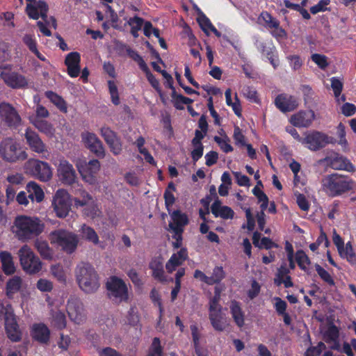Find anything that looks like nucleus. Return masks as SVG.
I'll return each instance as SVG.
<instances>
[{
  "label": "nucleus",
  "mask_w": 356,
  "mask_h": 356,
  "mask_svg": "<svg viewBox=\"0 0 356 356\" xmlns=\"http://www.w3.org/2000/svg\"><path fill=\"white\" fill-rule=\"evenodd\" d=\"M44 227V224L37 218L19 216L15 218L11 229L18 240L26 241L40 235Z\"/></svg>",
  "instance_id": "nucleus-1"
},
{
  "label": "nucleus",
  "mask_w": 356,
  "mask_h": 356,
  "mask_svg": "<svg viewBox=\"0 0 356 356\" xmlns=\"http://www.w3.org/2000/svg\"><path fill=\"white\" fill-rule=\"evenodd\" d=\"M322 190L330 197L341 195L354 188L355 182L351 179L333 173L325 176L321 181Z\"/></svg>",
  "instance_id": "nucleus-2"
},
{
  "label": "nucleus",
  "mask_w": 356,
  "mask_h": 356,
  "mask_svg": "<svg viewBox=\"0 0 356 356\" xmlns=\"http://www.w3.org/2000/svg\"><path fill=\"white\" fill-rule=\"evenodd\" d=\"M75 275L81 290L87 293H95L99 287V277L88 263L81 262L75 268Z\"/></svg>",
  "instance_id": "nucleus-3"
},
{
  "label": "nucleus",
  "mask_w": 356,
  "mask_h": 356,
  "mask_svg": "<svg viewBox=\"0 0 356 356\" xmlns=\"http://www.w3.org/2000/svg\"><path fill=\"white\" fill-rule=\"evenodd\" d=\"M17 255L22 270L27 274L35 275L42 270V261L28 245H22Z\"/></svg>",
  "instance_id": "nucleus-4"
},
{
  "label": "nucleus",
  "mask_w": 356,
  "mask_h": 356,
  "mask_svg": "<svg viewBox=\"0 0 356 356\" xmlns=\"http://www.w3.org/2000/svg\"><path fill=\"white\" fill-rule=\"evenodd\" d=\"M209 318L212 327L217 332H224L229 328L230 322L222 307L218 304V295L209 302Z\"/></svg>",
  "instance_id": "nucleus-5"
},
{
  "label": "nucleus",
  "mask_w": 356,
  "mask_h": 356,
  "mask_svg": "<svg viewBox=\"0 0 356 356\" xmlns=\"http://www.w3.org/2000/svg\"><path fill=\"white\" fill-rule=\"evenodd\" d=\"M50 241L67 254H72L76 250L79 241L76 234L64 229L52 232L50 234Z\"/></svg>",
  "instance_id": "nucleus-6"
},
{
  "label": "nucleus",
  "mask_w": 356,
  "mask_h": 356,
  "mask_svg": "<svg viewBox=\"0 0 356 356\" xmlns=\"http://www.w3.org/2000/svg\"><path fill=\"white\" fill-rule=\"evenodd\" d=\"M0 157L6 162L15 163L26 159L27 154L15 140L6 138L0 143Z\"/></svg>",
  "instance_id": "nucleus-7"
},
{
  "label": "nucleus",
  "mask_w": 356,
  "mask_h": 356,
  "mask_svg": "<svg viewBox=\"0 0 356 356\" xmlns=\"http://www.w3.org/2000/svg\"><path fill=\"white\" fill-rule=\"evenodd\" d=\"M302 144L312 151H318L328 144H335L337 140L323 132L318 131H306Z\"/></svg>",
  "instance_id": "nucleus-8"
},
{
  "label": "nucleus",
  "mask_w": 356,
  "mask_h": 356,
  "mask_svg": "<svg viewBox=\"0 0 356 356\" xmlns=\"http://www.w3.org/2000/svg\"><path fill=\"white\" fill-rule=\"evenodd\" d=\"M106 286L108 296L113 300L120 302L128 300V288L122 280L111 277L108 280Z\"/></svg>",
  "instance_id": "nucleus-9"
},
{
  "label": "nucleus",
  "mask_w": 356,
  "mask_h": 356,
  "mask_svg": "<svg viewBox=\"0 0 356 356\" xmlns=\"http://www.w3.org/2000/svg\"><path fill=\"white\" fill-rule=\"evenodd\" d=\"M0 120L10 128H17L22 124V119L17 109L5 101L0 102Z\"/></svg>",
  "instance_id": "nucleus-10"
},
{
  "label": "nucleus",
  "mask_w": 356,
  "mask_h": 356,
  "mask_svg": "<svg viewBox=\"0 0 356 356\" xmlns=\"http://www.w3.org/2000/svg\"><path fill=\"white\" fill-rule=\"evenodd\" d=\"M24 168L29 173L42 181H47L52 177V171L46 162L37 159H29L25 163Z\"/></svg>",
  "instance_id": "nucleus-11"
},
{
  "label": "nucleus",
  "mask_w": 356,
  "mask_h": 356,
  "mask_svg": "<svg viewBox=\"0 0 356 356\" xmlns=\"http://www.w3.org/2000/svg\"><path fill=\"white\" fill-rule=\"evenodd\" d=\"M76 167L82 179L89 184L97 183L96 175L100 170V163L97 159H92L88 162L79 161Z\"/></svg>",
  "instance_id": "nucleus-12"
},
{
  "label": "nucleus",
  "mask_w": 356,
  "mask_h": 356,
  "mask_svg": "<svg viewBox=\"0 0 356 356\" xmlns=\"http://www.w3.org/2000/svg\"><path fill=\"white\" fill-rule=\"evenodd\" d=\"M53 207L59 218L66 217L71 209L70 196L65 189H59L55 193L53 199Z\"/></svg>",
  "instance_id": "nucleus-13"
},
{
  "label": "nucleus",
  "mask_w": 356,
  "mask_h": 356,
  "mask_svg": "<svg viewBox=\"0 0 356 356\" xmlns=\"http://www.w3.org/2000/svg\"><path fill=\"white\" fill-rule=\"evenodd\" d=\"M321 161L335 170H346L351 172L355 171V168L350 161L346 157L339 154L326 156Z\"/></svg>",
  "instance_id": "nucleus-14"
},
{
  "label": "nucleus",
  "mask_w": 356,
  "mask_h": 356,
  "mask_svg": "<svg viewBox=\"0 0 356 356\" xmlns=\"http://www.w3.org/2000/svg\"><path fill=\"white\" fill-rule=\"evenodd\" d=\"M57 175L64 184L72 185L76 180V173L73 165L66 160L60 161Z\"/></svg>",
  "instance_id": "nucleus-15"
},
{
  "label": "nucleus",
  "mask_w": 356,
  "mask_h": 356,
  "mask_svg": "<svg viewBox=\"0 0 356 356\" xmlns=\"http://www.w3.org/2000/svg\"><path fill=\"white\" fill-rule=\"evenodd\" d=\"M81 139L84 145L99 157L105 156L103 144L97 136L88 131L81 134Z\"/></svg>",
  "instance_id": "nucleus-16"
},
{
  "label": "nucleus",
  "mask_w": 356,
  "mask_h": 356,
  "mask_svg": "<svg viewBox=\"0 0 356 356\" xmlns=\"http://www.w3.org/2000/svg\"><path fill=\"white\" fill-rule=\"evenodd\" d=\"M24 138L26 143L29 148L38 154L47 152L46 145L42 140L39 135L30 128H27L25 131Z\"/></svg>",
  "instance_id": "nucleus-17"
},
{
  "label": "nucleus",
  "mask_w": 356,
  "mask_h": 356,
  "mask_svg": "<svg viewBox=\"0 0 356 356\" xmlns=\"http://www.w3.org/2000/svg\"><path fill=\"white\" fill-rule=\"evenodd\" d=\"M170 218L172 222H170L169 227L175 234H177V237L180 239L184 226L188 223V216L181 211L176 210L170 213Z\"/></svg>",
  "instance_id": "nucleus-18"
},
{
  "label": "nucleus",
  "mask_w": 356,
  "mask_h": 356,
  "mask_svg": "<svg viewBox=\"0 0 356 356\" xmlns=\"http://www.w3.org/2000/svg\"><path fill=\"white\" fill-rule=\"evenodd\" d=\"M67 311L72 321L79 324L85 319V312L82 302L77 299H71L68 301Z\"/></svg>",
  "instance_id": "nucleus-19"
},
{
  "label": "nucleus",
  "mask_w": 356,
  "mask_h": 356,
  "mask_svg": "<svg viewBox=\"0 0 356 356\" xmlns=\"http://www.w3.org/2000/svg\"><path fill=\"white\" fill-rule=\"evenodd\" d=\"M315 118L313 111H300L290 118V122L296 127H309Z\"/></svg>",
  "instance_id": "nucleus-20"
},
{
  "label": "nucleus",
  "mask_w": 356,
  "mask_h": 356,
  "mask_svg": "<svg viewBox=\"0 0 356 356\" xmlns=\"http://www.w3.org/2000/svg\"><path fill=\"white\" fill-rule=\"evenodd\" d=\"M275 103L276 106L284 113L292 111L298 106L297 99L287 95H278L275 100Z\"/></svg>",
  "instance_id": "nucleus-21"
},
{
  "label": "nucleus",
  "mask_w": 356,
  "mask_h": 356,
  "mask_svg": "<svg viewBox=\"0 0 356 356\" xmlns=\"http://www.w3.org/2000/svg\"><path fill=\"white\" fill-rule=\"evenodd\" d=\"M65 63L67 67V73L71 77H76L80 73V55L77 52H71L65 58Z\"/></svg>",
  "instance_id": "nucleus-22"
},
{
  "label": "nucleus",
  "mask_w": 356,
  "mask_h": 356,
  "mask_svg": "<svg viewBox=\"0 0 356 356\" xmlns=\"http://www.w3.org/2000/svg\"><path fill=\"white\" fill-rule=\"evenodd\" d=\"M188 259L187 250L181 248L177 253L173 254L165 264V268L169 273L175 270L176 268L181 266Z\"/></svg>",
  "instance_id": "nucleus-23"
},
{
  "label": "nucleus",
  "mask_w": 356,
  "mask_h": 356,
  "mask_svg": "<svg viewBox=\"0 0 356 356\" xmlns=\"http://www.w3.org/2000/svg\"><path fill=\"white\" fill-rule=\"evenodd\" d=\"M212 213L216 217H220L223 219H232L234 211L227 206H222L219 200H216L211 207Z\"/></svg>",
  "instance_id": "nucleus-24"
},
{
  "label": "nucleus",
  "mask_w": 356,
  "mask_h": 356,
  "mask_svg": "<svg viewBox=\"0 0 356 356\" xmlns=\"http://www.w3.org/2000/svg\"><path fill=\"white\" fill-rule=\"evenodd\" d=\"M5 327L7 336L12 341H19L21 339V332L15 316H10L5 321Z\"/></svg>",
  "instance_id": "nucleus-25"
},
{
  "label": "nucleus",
  "mask_w": 356,
  "mask_h": 356,
  "mask_svg": "<svg viewBox=\"0 0 356 356\" xmlns=\"http://www.w3.org/2000/svg\"><path fill=\"white\" fill-rule=\"evenodd\" d=\"M50 331L43 323L33 325L32 330L33 337L42 343H47L49 341Z\"/></svg>",
  "instance_id": "nucleus-26"
},
{
  "label": "nucleus",
  "mask_w": 356,
  "mask_h": 356,
  "mask_svg": "<svg viewBox=\"0 0 356 356\" xmlns=\"http://www.w3.org/2000/svg\"><path fill=\"white\" fill-rule=\"evenodd\" d=\"M30 122L39 131L47 136L49 138L54 136L56 130L49 122L38 118H30Z\"/></svg>",
  "instance_id": "nucleus-27"
},
{
  "label": "nucleus",
  "mask_w": 356,
  "mask_h": 356,
  "mask_svg": "<svg viewBox=\"0 0 356 356\" xmlns=\"http://www.w3.org/2000/svg\"><path fill=\"white\" fill-rule=\"evenodd\" d=\"M0 260L2 264V268L6 275H10L15 273L16 268L11 254L7 251L0 252Z\"/></svg>",
  "instance_id": "nucleus-28"
},
{
  "label": "nucleus",
  "mask_w": 356,
  "mask_h": 356,
  "mask_svg": "<svg viewBox=\"0 0 356 356\" xmlns=\"http://www.w3.org/2000/svg\"><path fill=\"white\" fill-rule=\"evenodd\" d=\"M149 268L152 271V276L161 282L167 281L164 275L162 259L159 257L154 259L149 264Z\"/></svg>",
  "instance_id": "nucleus-29"
},
{
  "label": "nucleus",
  "mask_w": 356,
  "mask_h": 356,
  "mask_svg": "<svg viewBox=\"0 0 356 356\" xmlns=\"http://www.w3.org/2000/svg\"><path fill=\"white\" fill-rule=\"evenodd\" d=\"M26 190L29 193L28 197L32 201L36 200L40 202L43 200L44 194L40 186L34 181H30L26 185Z\"/></svg>",
  "instance_id": "nucleus-30"
},
{
  "label": "nucleus",
  "mask_w": 356,
  "mask_h": 356,
  "mask_svg": "<svg viewBox=\"0 0 356 356\" xmlns=\"http://www.w3.org/2000/svg\"><path fill=\"white\" fill-rule=\"evenodd\" d=\"M3 78L5 82L12 88H22L27 84L24 76L15 73L3 74Z\"/></svg>",
  "instance_id": "nucleus-31"
},
{
  "label": "nucleus",
  "mask_w": 356,
  "mask_h": 356,
  "mask_svg": "<svg viewBox=\"0 0 356 356\" xmlns=\"http://www.w3.org/2000/svg\"><path fill=\"white\" fill-rule=\"evenodd\" d=\"M230 311L235 323L242 327L245 323L244 314L237 302L232 301Z\"/></svg>",
  "instance_id": "nucleus-32"
},
{
  "label": "nucleus",
  "mask_w": 356,
  "mask_h": 356,
  "mask_svg": "<svg viewBox=\"0 0 356 356\" xmlns=\"http://www.w3.org/2000/svg\"><path fill=\"white\" fill-rule=\"evenodd\" d=\"M339 339V330L338 328L334 325H330L327 327V330L325 331L324 334V339L327 343H331V348L333 349H336L338 348V341Z\"/></svg>",
  "instance_id": "nucleus-33"
},
{
  "label": "nucleus",
  "mask_w": 356,
  "mask_h": 356,
  "mask_svg": "<svg viewBox=\"0 0 356 356\" xmlns=\"http://www.w3.org/2000/svg\"><path fill=\"white\" fill-rule=\"evenodd\" d=\"M35 247L43 259L48 260L52 259L54 252L49 246L47 242L37 240L35 243Z\"/></svg>",
  "instance_id": "nucleus-34"
},
{
  "label": "nucleus",
  "mask_w": 356,
  "mask_h": 356,
  "mask_svg": "<svg viewBox=\"0 0 356 356\" xmlns=\"http://www.w3.org/2000/svg\"><path fill=\"white\" fill-rule=\"evenodd\" d=\"M51 323L58 329L65 327L66 318L65 314L60 310H52Z\"/></svg>",
  "instance_id": "nucleus-35"
},
{
  "label": "nucleus",
  "mask_w": 356,
  "mask_h": 356,
  "mask_svg": "<svg viewBox=\"0 0 356 356\" xmlns=\"http://www.w3.org/2000/svg\"><path fill=\"white\" fill-rule=\"evenodd\" d=\"M80 232L83 238H85L95 245H97L99 243V237L92 227L87 226L86 225H83Z\"/></svg>",
  "instance_id": "nucleus-36"
},
{
  "label": "nucleus",
  "mask_w": 356,
  "mask_h": 356,
  "mask_svg": "<svg viewBox=\"0 0 356 356\" xmlns=\"http://www.w3.org/2000/svg\"><path fill=\"white\" fill-rule=\"evenodd\" d=\"M46 96L62 112L67 113V107L65 100L52 91L46 92Z\"/></svg>",
  "instance_id": "nucleus-37"
},
{
  "label": "nucleus",
  "mask_w": 356,
  "mask_h": 356,
  "mask_svg": "<svg viewBox=\"0 0 356 356\" xmlns=\"http://www.w3.org/2000/svg\"><path fill=\"white\" fill-rule=\"evenodd\" d=\"M22 284V279L19 276H13L6 283V291L8 296L19 291Z\"/></svg>",
  "instance_id": "nucleus-38"
},
{
  "label": "nucleus",
  "mask_w": 356,
  "mask_h": 356,
  "mask_svg": "<svg viewBox=\"0 0 356 356\" xmlns=\"http://www.w3.org/2000/svg\"><path fill=\"white\" fill-rule=\"evenodd\" d=\"M339 254L342 258L351 264H356V254L353 251V246L350 242L347 243L342 249L339 251Z\"/></svg>",
  "instance_id": "nucleus-39"
},
{
  "label": "nucleus",
  "mask_w": 356,
  "mask_h": 356,
  "mask_svg": "<svg viewBox=\"0 0 356 356\" xmlns=\"http://www.w3.org/2000/svg\"><path fill=\"white\" fill-rule=\"evenodd\" d=\"M259 20H263L265 23V26L268 29H273V27H277V24L280 23L275 18L267 12H263L259 17Z\"/></svg>",
  "instance_id": "nucleus-40"
},
{
  "label": "nucleus",
  "mask_w": 356,
  "mask_h": 356,
  "mask_svg": "<svg viewBox=\"0 0 356 356\" xmlns=\"http://www.w3.org/2000/svg\"><path fill=\"white\" fill-rule=\"evenodd\" d=\"M162 353L163 351L160 344V340L159 338L155 337L153 339L147 356H162Z\"/></svg>",
  "instance_id": "nucleus-41"
},
{
  "label": "nucleus",
  "mask_w": 356,
  "mask_h": 356,
  "mask_svg": "<svg viewBox=\"0 0 356 356\" xmlns=\"http://www.w3.org/2000/svg\"><path fill=\"white\" fill-rule=\"evenodd\" d=\"M330 81L331 88L333 90L334 97L337 99V102H339V96L341 95L343 89V83L339 79L336 77H332Z\"/></svg>",
  "instance_id": "nucleus-42"
},
{
  "label": "nucleus",
  "mask_w": 356,
  "mask_h": 356,
  "mask_svg": "<svg viewBox=\"0 0 356 356\" xmlns=\"http://www.w3.org/2000/svg\"><path fill=\"white\" fill-rule=\"evenodd\" d=\"M296 260L298 266L302 269L306 270L307 266L309 264V259L302 250L297 251L296 254Z\"/></svg>",
  "instance_id": "nucleus-43"
},
{
  "label": "nucleus",
  "mask_w": 356,
  "mask_h": 356,
  "mask_svg": "<svg viewBox=\"0 0 356 356\" xmlns=\"http://www.w3.org/2000/svg\"><path fill=\"white\" fill-rule=\"evenodd\" d=\"M225 277V273L221 267H216L213 269L212 275L209 277V284H213L221 281Z\"/></svg>",
  "instance_id": "nucleus-44"
},
{
  "label": "nucleus",
  "mask_w": 356,
  "mask_h": 356,
  "mask_svg": "<svg viewBox=\"0 0 356 356\" xmlns=\"http://www.w3.org/2000/svg\"><path fill=\"white\" fill-rule=\"evenodd\" d=\"M128 24L131 26V33L134 36H136L138 31H139L143 26V19L139 17H134L129 19Z\"/></svg>",
  "instance_id": "nucleus-45"
},
{
  "label": "nucleus",
  "mask_w": 356,
  "mask_h": 356,
  "mask_svg": "<svg viewBox=\"0 0 356 356\" xmlns=\"http://www.w3.org/2000/svg\"><path fill=\"white\" fill-rule=\"evenodd\" d=\"M37 289L42 292H49L53 289V284L47 279H40L36 284Z\"/></svg>",
  "instance_id": "nucleus-46"
},
{
  "label": "nucleus",
  "mask_w": 356,
  "mask_h": 356,
  "mask_svg": "<svg viewBox=\"0 0 356 356\" xmlns=\"http://www.w3.org/2000/svg\"><path fill=\"white\" fill-rule=\"evenodd\" d=\"M0 314L4 315L5 321L15 316L12 306L8 303L5 305L2 301H0Z\"/></svg>",
  "instance_id": "nucleus-47"
},
{
  "label": "nucleus",
  "mask_w": 356,
  "mask_h": 356,
  "mask_svg": "<svg viewBox=\"0 0 356 356\" xmlns=\"http://www.w3.org/2000/svg\"><path fill=\"white\" fill-rule=\"evenodd\" d=\"M101 133L108 145H110L113 141L118 139V138L115 136V134L108 127L102 128Z\"/></svg>",
  "instance_id": "nucleus-48"
},
{
  "label": "nucleus",
  "mask_w": 356,
  "mask_h": 356,
  "mask_svg": "<svg viewBox=\"0 0 356 356\" xmlns=\"http://www.w3.org/2000/svg\"><path fill=\"white\" fill-rule=\"evenodd\" d=\"M312 60L321 69H325L328 65L327 58L324 55L319 54H312Z\"/></svg>",
  "instance_id": "nucleus-49"
},
{
  "label": "nucleus",
  "mask_w": 356,
  "mask_h": 356,
  "mask_svg": "<svg viewBox=\"0 0 356 356\" xmlns=\"http://www.w3.org/2000/svg\"><path fill=\"white\" fill-rule=\"evenodd\" d=\"M51 273L54 277H55L60 282H64L65 280V275L63 271V268L60 265H55L51 268Z\"/></svg>",
  "instance_id": "nucleus-50"
},
{
  "label": "nucleus",
  "mask_w": 356,
  "mask_h": 356,
  "mask_svg": "<svg viewBox=\"0 0 356 356\" xmlns=\"http://www.w3.org/2000/svg\"><path fill=\"white\" fill-rule=\"evenodd\" d=\"M325 348V345L323 342H319L316 346L308 348L305 356H318Z\"/></svg>",
  "instance_id": "nucleus-51"
},
{
  "label": "nucleus",
  "mask_w": 356,
  "mask_h": 356,
  "mask_svg": "<svg viewBox=\"0 0 356 356\" xmlns=\"http://www.w3.org/2000/svg\"><path fill=\"white\" fill-rule=\"evenodd\" d=\"M330 0H321L316 5L310 8L312 14L315 15L319 12H323L327 10V6L330 3Z\"/></svg>",
  "instance_id": "nucleus-52"
},
{
  "label": "nucleus",
  "mask_w": 356,
  "mask_h": 356,
  "mask_svg": "<svg viewBox=\"0 0 356 356\" xmlns=\"http://www.w3.org/2000/svg\"><path fill=\"white\" fill-rule=\"evenodd\" d=\"M337 134H338L339 137L340 138L339 144L344 147H347L348 142L345 138V136H346L345 127L342 123H339V124L337 127Z\"/></svg>",
  "instance_id": "nucleus-53"
},
{
  "label": "nucleus",
  "mask_w": 356,
  "mask_h": 356,
  "mask_svg": "<svg viewBox=\"0 0 356 356\" xmlns=\"http://www.w3.org/2000/svg\"><path fill=\"white\" fill-rule=\"evenodd\" d=\"M49 115V113L47 109L42 105H38L35 109V115L31 116L30 118H46Z\"/></svg>",
  "instance_id": "nucleus-54"
},
{
  "label": "nucleus",
  "mask_w": 356,
  "mask_h": 356,
  "mask_svg": "<svg viewBox=\"0 0 356 356\" xmlns=\"http://www.w3.org/2000/svg\"><path fill=\"white\" fill-rule=\"evenodd\" d=\"M120 47L122 52H126V54L136 62L140 58V56L138 53L133 50L130 47L126 44H121Z\"/></svg>",
  "instance_id": "nucleus-55"
},
{
  "label": "nucleus",
  "mask_w": 356,
  "mask_h": 356,
  "mask_svg": "<svg viewBox=\"0 0 356 356\" xmlns=\"http://www.w3.org/2000/svg\"><path fill=\"white\" fill-rule=\"evenodd\" d=\"M214 140L218 144V145L225 152H229L233 150L232 147L227 143L226 140L222 139L218 136H215Z\"/></svg>",
  "instance_id": "nucleus-56"
},
{
  "label": "nucleus",
  "mask_w": 356,
  "mask_h": 356,
  "mask_svg": "<svg viewBox=\"0 0 356 356\" xmlns=\"http://www.w3.org/2000/svg\"><path fill=\"white\" fill-rule=\"evenodd\" d=\"M316 270L318 274V275L325 282L328 283H333V280L330 276V275L321 266L316 264Z\"/></svg>",
  "instance_id": "nucleus-57"
},
{
  "label": "nucleus",
  "mask_w": 356,
  "mask_h": 356,
  "mask_svg": "<svg viewBox=\"0 0 356 356\" xmlns=\"http://www.w3.org/2000/svg\"><path fill=\"white\" fill-rule=\"evenodd\" d=\"M341 112L346 116H351L356 112V106L350 103H345L341 107Z\"/></svg>",
  "instance_id": "nucleus-58"
},
{
  "label": "nucleus",
  "mask_w": 356,
  "mask_h": 356,
  "mask_svg": "<svg viewBox=\"0 0 356 356\" xmlns=\"http://www.w3.org/2000/svg\"><path fill=\"white\" fill-rule=\"evenodd\" d=\"M234 175L236 179L237 184L239 186H250V179L245 176L242 175L241 172H234Z\"/></svg>",
  "instance_id": "nucleus-59"
},
{
  "label": "nucleus",
  "mask_w": 356,
  "mask_h": 356,
  "mask_svg": "<svg viewBox=\"0 0 356 356\" xmlns=\"http://www.w3.org/2000/svg\"><path fill=\"white\" fill-rule=\"evenodd\" d=\"M296 202L299 207L303 211H307L309 205L306 200L305 197L302 194H298L296 195Z\"/></svg>",
  "instance_id": "nucleus-60"
},
{
  "label": "nucleus",
  "mask_w": 356,
  "mask_h": 356,
  "mask_svg": "<svg viewBox=\"0 0 356 356\" xmlns=\"http://www.w3.org/2000/svg\"><path fill=\"white\" fill-rule=\"evenodd\" d=\"M260 291V285L255 280L252 281L251 289L248 291V296L250 299L254 298Z\"/></svg>",
  "instance_id": "nucleus-61"
},
{
  "label": "nucleus",
  "mask_w": 356,
  "mask_h": 356,
  "mask_svg": "<svg viewBox=\"0 0 356 356\" xmlns=\"http://www.w3.org/2000/svg\"><path fill=\"white\" fill-rule=\"evenodd\" d=\"M234 138L236 140V144H240L241 145H245V136L241 133V129L238 127H235V129H234Z\"/></svg>",
  "instance_id": "nucleus-62"
},
{
  "label": "nucleus",
  "mask_w": 356,
  "mask_h": 356,
  "mask_svg": "<svg viewBox=\"0 0 356 356\" xmlns=\"http://www.w3.org/2000/svg\"><path fill=\"white\" fill-rule=\"evenodd\" d=\"M275 301V309L277 313L279 314H284V313H286V302L280 298H276Z\"/></svg>",
  "instance_id": "nucleus-63"
},
{
  "label": "nucleus",
  "mask_w": 356,
  "mask_h": 356,
  "mask_svg": "<svg viewBox=\"0 0 356 356\" xmlns=\"http://www.w3.org/2000/svg\"><path fill=\"white\" fill-rule=\"evenodd\" d=\"M198 23L201 26L202 29L208 35V30L212 26L209 19L205 17H200L198 19Z\"/></svg>",
  "instance_id": "nucleus-64"
}]
</instances>
